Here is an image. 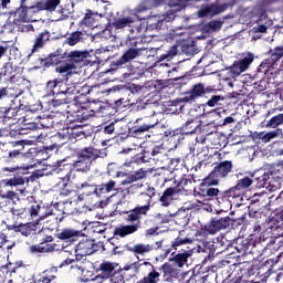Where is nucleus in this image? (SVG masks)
Instances as JSON below:
<instances>
[{
    "label": "nucleus",
    "instance_id": "25",
    "mask_svg": "<svg viewBox=\"0 0 283 283\" xmlns=\"http://www.w3.org/2000/svg\"><path fill=\"white\" fill-rule=\"evenodd\" d=\"M231 218L230 217H224V218H212L211 221L207 226H203L208 229L216 230V231H222L231 227Z\"/></svg>",
    "mask_w": 283,
    "mask_h": 283
},
{
    "label": "nucleus",
    "instance_id": "36",
    "mask_svg": "<svg viewBox=\"0 0 283 283\" xmlns=\"http://www.w3.org/2000/svg\"><path fill=\"white\" fill-rule=\"evenodd\" d=\"M283 57V46H276L273 52H271L270 59L262 61L261 67L266 65L268 69L275 65L277 61Z\"/></svg>",
    "mask_w": 283,
    "mask_h": 283
},
{
    "label": "nucleus",
    "instance_id": "39",
    "mask_svg": "<svg viewBox=\"0 0 283 283\" xmlns=\"http://www.w3.org/2000/svg\"><path fill=\"white\" fill-rule=\"evenodd\" d=\"M149 172L150 169L144 170V168H139L133 175L127 176L126 180L122 181V185H132L135 181L144 180Z\"/></svg>",
    "mask_w": 283,
    "mask_h": 283
},
{
    "label": "nucleus",
    "instance_id": "23",
    "mask_svg": "<svg viewBox=\"0 0 283 283\" xmlns=\"http://www.w3.org/2000/svg\"><path fill=\"white\" fill-rule=\"evenodd\" d=\"M193 241L188 237H177L171 241L170 247L163 249L165 252V256L172 253V251H181V249H185L188 244H191Z\"/></svg>",
    "mask_w": 283,
    "mask_h": 283
},
{
    "label": "nucleus",
    "instance_id": "4",
    "mask_svg": "<svg viewBox=\"0 0 283 283\" xmlns=\"http://www.w3.org/2000/svg\"><path fill=\"white\" fill-rule=\"evenodd\" d=\"M77 160L72 164V168L77 172H88L92 161L101 158V151L94 147H86L76 153Z\"/></svg>",
    "mask_w": 283,
    "mask_h": 283
},
{
    "label": "nucleus",
    "instance_id": "57",
    "mask_svg": "<svg viewBox=\"0 0 283 283\" xmlns=\"http://www.w3.org/2000/svg\"><path fill=\"white\" fill-rule=\"evenodd\" d=\"M218 231L212 230L207 227H201L200 229H197L195 232V238H208V235L217 234Z\"/></svg>",
    "mask_w": 283,
    "mask_h": 283
},
{
    "label": "nucleus",
    "instance_id": "41",
    "mask_svg": "<svg viewBox=\"0 0 283 283\" xmlns=\"http://www.w3.org/2000/svg\"><path fill=\"white\" fill-rule=\"evenodd\" d=\"M18 112L19 111L15 107H0V118L3 122H7L9 119L19 120Z\"/></svg>",
    "mask_w": 283,
    "mask_h": 283
},
{
    "label": "nucleus",
    "instance_id": "19",
    "mask_svg": "<svg viewBox=\"0 0 283 283\" xmlns=\"http://www.w3.org/2000/svg\"><path fill=\"white\" fill-rule=\"evenodd\" d=\"M95 105H97V108H92V105H91L88 106V108H81L77 112L69 113V115H71V117L74 118L72 119V122H77V123L87 122L95 114H99L101 108H103V105H101L99 103Z\"/></svg>",
    "mask_w": 283,
    "mask_h": 283
},
{
    "label": "nucleus",
    "instance_id": "16",
    "mask_svg": "<svg viewBox=\"0 0 283 283\" xmlns=\"http://www.w3.org/2000/svg\"><path fill=\"white\" fill-rule=\"evenodd\" d=\"M39 222H27V223H13L7 226L9 231L21 234L22 237L29 238L38 232Z\"/></svg>",
    "mask_w": 283,
    "mask_h": 283
},
{
    "label": "nucleus",
    "instance_id": "27",
    "mask_svg": "<svg viewBox=\"0 0 283 283\" xmlns=\"http://www.w3.org/2000/svg\"><path fill=\"white\" fill-rule=\"evenodd\" d=\"M21 3L22 6L10 15V19H13L15 25L30 21V18H28V7H23L25 0H21Z\"/></svg>",
    "mask_w": 283,
    "mask_h": 283
},
{
    "label": "nucleus",
    "instance_id": "20",
    "mask_svg": "<svg viewBox=\"0 0 283 283\" xmlns=\"http://www.w3.org/2000/svg\"><path fill=\"white\" fill-rule=\"evenodd\" d=\"M212 186L217 185H209L205 180L199 186V195L202 198H208V200H214L217 198L218 201L222 200V191H220L218 188H212Z\"/></svg>",
    "mask_w": 283,
    "mask_h": 283
},
{
    "label": "nucleus",
    "instance_id": "38",
    "mask_svg": "<svg viewBox=\"0 0 283 283\" xmlns=\"http://www.w3.org/2000/svg\"><path fill=\"white\" fill-rule=\"evenodd\" d=\"M253 184H255L256 189H268L272 191V179L270 175H262L260 177H253Z\"/></svg>",
    "mask_w": 283,
    "mask_h": 283
},
{
    "label": "nucleus",
    "instance_id": "11",
    "mask_svg": "<svg viewBox=\"0 0 283 283\" xmlns=\"http://www.w3.org/2000/svg\"><path fill=\"white\" fill-rule=\"evenodd\" d=\"M140 52H142V49H136V48L127 49L124 52V54H122L120 57H118V60L112 61V63H109V71L114 72V71L124 69V65L139 57Z\"/></svg>",
    "mask_w": 283,
    "mask_h": 283
},
{
    "label": "nucleus",
    "instance_id": "58",
    "mask_svg": "<svg viewBox=\"0 0 283 283\" xmlns=\"http://www.w3.org/2000/svg\"><path fill=\"white\" fill-rule=\"evenodd\" d=\"M82 109H88V107L77 105L76 103H69L67 106L63 107V114H74L75 112H80Z\"/></svg>",
    "mask_w": 283,
    "mask_h": 283
},
{
    "label": "nucleus",
    "instance_id": "56",
    "mask_svg": "<svg viewBox=\"0 0 283 283\" xmlns=\"http://www.w3.org/2000/svg\"><path fill=\"white\" fill-rule=\"evenodd\" d=\"M12 92H14V88H12V87H1L0 88V99L7 98V97L17 98L21 95V92H15V94H12Z\"/></svg>",
    "mask_w": 283,
    "mask_h": 283
},
{
    "label": "nucleus",
    "instance_id": "55",
    "mask_svg": "<svg viewBox=\"0 0 283 283\" xmlns=\"http://www.w3.org/2000/svg\"><path fill=\"white\" fill-rule=\"evenodd\" d=\"M281 125H283V114H279L271 117L270 120H268L264 126L270 128H276Z\"/></svg>",
    "mask_w": 283,
    "mask_h": 283
},
{
    "label": "nucleus",
    "instance_id": "32",
    "mask_svg": "<svg viewBox=\"0 0 283 283\" xmlns=\"http://www.w3.org/2000/svg\"><path fill=\"white\" fill-rule=\"evenodd\" d=\"M0 78L4 82H15V69L12 63L8 62L3 64L0 69Z\"/></svg>",
    "mask_w": 283,
    "mask_h": 283
},
{
    "label": "nucleus",
    "instance_id": "1",
    "mask_svg": "<svg viewBox=\"0 0 283 283\" xmlns=\"http://www.w3.org/2000/svg\"><path fill=\"white\" fill-rule=\"evenodd\" d=\"M87 52L72 51L67 53L62 49H56L48 57L39 59L38 61L40 62V66H44L45 69L53 66L54 72L67 77L73 76L74 71L77 69L76 65L83 63L87 59Z\"/></svg>",
    "mask_w": 283,
    "mask_h": 283
},
{
    "label": "nucleus",
    "instance_id": "26",
    "mask_svg": "<svg viewBox=\"0 0 283 283\" xmlns=\"http://www.w3.org/2000/svg\"><path fill=\"white\" fill-rule=\"evenodd\" d=\"M247 190L248 188H240V187L229 188L228 190L221 192V202L231 201L234 199H241L243 198L244 191Z\"/></svg>",
    "mask_w": 283,
    "mask_h": 283
},
{
    "label": "nucleus",
    "instance_id": "46",
    "mask_svg": "<svg viewBox=\"0 0 283 283\" xmlns=\"http://www.w3.org/2000/svg\"><path fill=\"white\" fill-rule=\"evenodd\" d=\"M54 244H45L44 247L41 245H30L28 248V252L30 254H39V253H53Z\"/></svg>",
    "mask_w": 283,
    "mask_h": 283
},
{
    "label": "nucleus",
    "instance_id": "50",
    "mask_svg": "<svg viewBox=\"0 0 283 283\" xmlns=\"http://www.w3.org/2000/svg\"><path fill=\"white\" fill-rule=\"evenodd\" d=\"M159 271L163 273V277H165L166 282H170L172 280V274L176 272V270L172 268L170 263H163L161 266H159Z\"/></svg>",
    "mask_w": 283,
    "mask_h": 283
},
{
    "label": "nucleus",
    "instance_id": "6",
    "mask_svg": "<svg viewBox=\"0 0 283 283\" xmlns=\"http://www.w3.org/2000/svg\"><path fill=\"white\" fill-rule=\"evenodd\" d=\"M96 17H98V13L88 10L73 36H96V32H94L98 28Z\"/></svg>",
    "mask_w": 283,
    "mask_h": 283
},
{
    "label": "nucleus",
    "instance_id": "51",
    "mask_svg": "<svg viewBox=\"0 0 283 283\" xmlns=\"http://www.w3.org/2000/svg\"><path fill=\"white\" fill-rule=\"evenodd\" d=\"M44 211V207H41L40 205L35 203L28 209V213H30L31 218H39V221L44 220V214L42 212Z\"/></svg>",
    "mask_w": 283,
    "mask_h": 283
},
{
    "label": "nucleus",
    "instance_id": "18",
    "mask_svg": "<svg viewBox=\"0 0 283 283\" xmlns=\"http://www.w3.org/2000/svg\"><path fill=\"white\" fill-rule=\"evenodd\" d=\"M156 125H157V123L151 122L150 117L138 118V119H136L133 127H130V134H133V137L137 138L142 134L149 132Z\"/></svg>",
    "mask_w": 283,
    "mask_h": 283
},
{
    "label": "nucleus",
    "instance_id": "34",
    "mask_svg": "<svg viewBox=\"0 0 283 283\" xmlns=\"http://www.w3.org/2000/svg\"><path fill=\"white\" fill-rule=\"evenodd\" d=\"M59 3H61V0H48L45 3L38 2L35 6L29 8V12H40V10L53 12V10H56Z\"/></svg>",
    "mask_w": 283,
    "mask_h": 283
},
{
    "label": "nucleus",
    "instance_id": "63",
    "mask_svg": "<svg viewBox=\"0 0 283 283\" xmlns=\"http://www.w3.org/2000/svg\"><path fill=\"white\" fill-rule=\"evenodd\" d=\"M189 221L188 214L185 210L179 211L176 213V223H179V226H187Z\"/></svg>",
    "mask_w": 283,
    "mask_h": 283
},
{
    "label": "nucleus",
    "instance_id": "45",
    "mask_svg": "<svg viewBox=\"0 0 283 283\" xmlns=\"http://www.w3.org/2000/svg\"><path fill=\"white\" fill-rule=\"evenodd\" d=\"M263 249L261 248V244H248L244 248L245 254H251L253 256V260H260L261 256H263V253H261Z\"/></svg>",
    "mask_w": 283,
    "mask_h": 283
},
{
    "label": "nucleus",
    "instance_id": "5",
    "mask_svg": "<svg viewBox=\"0 0 283 283\" xmlns=\"http://www.w3.org/2000/svg\"><path fill=\"white\" fill-rule=\"evenodd\" d=\"M60 75H62V77L49 80L48 83H45L44 91L46 96H56V97L60 95L71 96L80 93V91H77L76 86L74 85L69 86L67 88H65V91H61L60 87L64 82L69 81V77H71V75H67V76H65L64 74H60Z\"/></svg>",
    "mask_w": 283,
    "mask_h": 283
},
{
    "label": "nucleus",
    "instance_id": "35",
    "mask_svg": "<svg viewBox=\"0 0 283 283\" xmlns=\"http://www.w3.org/2000/svg\"><path fill=\"white\" fill-rule=\"evenodd\" d=\"M235 38H224L221 40H218L217 38H212L210 41H208V44L206 45V49L212 50L217 48V50H223L227 46L232 44V41H234Z\"/></svg>",
    "mask_w": 283,
    "mask_h": 283
},
{
    "label": "nucleus",
    "instance_id": "3",
    "mask_svg": "<svg viewBox=\"0 0 283 283\" xmlns=\"http://www.w3.org/2000/svg\"><path fill=\"white\" fill-rule=\"evenodd\" d=\"M30 167H21L20 165H9L0 170V188L23 186L27 180H35L33 176L23 177L28 174Z\"/></svg>",
    "mask_w": 283,
    "mask_h": 283
},
{
    "label": "nucleus",
    "instance_id": "49",
    "mask_svg": "<svg viewBox=\"0 0 283 283\" xmlns=\"http://www.w3.org/2000/svg\"><path fill=\"white\" fill-rule=\"evenodd\" d=\"M129 251L138 255H145L147 253H150V251H153V245L138 243L133 245V248H130Z\"/></svg>",
    "mask_w": 283,
    "mask_h": 283
},
{
    "label": "nucleus",
    "instance_id": "61",
    "mask_svg": "<svg viewBox=\"0 0 283 283\" xmlns=\"http://www.w3.org/2000/svg\"><path fill=\"white\" fill-rule=\"evenodd\" d=\"M209 101L206 102L205 106L208 107H217L218 105H220V102H223V97L222 95H208Z\"/></svg>",
    "mask_w": 283,
    "mask_h": 283
},
{
    "label": "nucleus",
    "instance_id": "30",
    "mask_svg": "<svg viewBox=\"0 0 283 283\" xmlns=\"http://www.w3.org/2000/svg\"><path fill=\"white\" fill-rule=\"evenodd\" d=\"M238 181L235 182L234 188L249 189L253 185V174L250 172H239L235 175Z\"/></svg>",
    "mask_w": 283,
    "mask_h": 283
},
{
    "label": "nucleus",
    "instance_id": "17",
    "mask_svg": "<svg viewBox=\"0 0 283 283\" xmlns=\"http://www.w3.org/2000/svg\"><path fill=\"white\" fill-rule=\"evenodd\" d=\"M193 255V248L191 247H185L184 249H180L179 251L171 252V259L170 262L174 263L179 269H182L188 263V259H190Z\"/></svg>",
    "mask_w": 283,
    "mask_h": 283
},
{
    "label": "nucleus",
    "instance_id": "62",
    "mask_svg": "<svg viewBox=\"0 0 283 283\" xmlns=\"http://www.w3.org/2000/svg\"><path fill=\"white\" fill-rule=\"evenodd\" d=\"M249 281L244 280L242 276H238L237 272H232L227 276L223 283H248Z\"/></svg>",
    "mask_w": 283,
    "mask_h": 283
},
{
    "label": "nucleus",
    "instance_id": "21",
    "mask_svg": "<svg viewBox=\"0 0 283 283\" xmlns=\"http://www.w3.org/2000/svg\"><path fill=\"white\" fill-rule=\"evenodd\" d=\"M176 19V13L172 10H168L166 14H154L147 17V23L151 25V28H163V23H169V21H174Z\"/></svg>",
    "mask_w": 283,
    "mask_h": 283
},
{
    "label": "nucleus",
    "instance_id": "53",
    "mask_svg": "<svg viewBox=\"0 0 283 283\" xmlns=\"http://www.w3.org/2000/svg\"><path fill=\"white\" fill-rule=\"evenodd\" d=\"M30 115H32V109L27 111V114L24 115V119L22 120L25 129L29 130H35L36 128H39V124L36 123V120H30Z\"/></svg>",
    "mask_w": 283,
    "mask_h": 283
},
{
    "label": "nucleus",
    "instance_id": "12",
    "mask_svg": "<svg viewBox=\"0 0 283 283\" xmlns=\"http://www.w3.org/2000/svg\"><path fill=\"white\" fill-rule=\"evenodd\" d=\"M252 62L253 54L248 53L243 59L235 60L234 63L226 69V71L229 72L231 77H238L243 74V72L249 70V66L252 64Z\"/></svg>",
    "mask_w": 283,
    "mask_h": 283
},
{
    "label": "nucleus",
    "instance_id": "64",
    "mask_svg": "<svg viewBox=\"0 0 283 283\" xmlns=\"http://www.w3.org/2000/svg\"><path fill=\"white\" fill-rule=\"evenodd\" d=\"M132 106V102H129V99L127 98H118L117 101H115V109L117 111H123L126 107Z\"/></svg>",
    "mask_w": 283,
    "mask_h": 283
},
{
    "label": "nucleus",
    "instance_id": "8",
    "mask_svg": "<svg viewBox=\"0 0 283 283\" xmlns=\"http://www.w3.org/2000/svg\"><path fill=\"white\" fill-rule=\"evenodd\" d=\"M97 277H101L103 280H108L109 283H123L124 276L120 272L115 271L114 263L109 261H103V263L99 264V268H97Z\"/></svg>",
    "mask_w": 283,
    "mask_h": 283
},
{
    "label": "nucleus",
    "instance_id": "44",
    "mask_svg": "<svg viewBox=\"0 0 283 283\" xmlns=\"http://www.w3.org/2000/svg\"><path fill=\"white\" fill-rule=\"evenodd\" d=\"M24 154L21 150L13 149L9 151V156L4 157V164L12 166L19 165L18 163L23 159Z\"/></svg>",
    "mask_w": 283,
    "mask_h": 283
},
{
    "label": "nucleus",
    "instance_id": "42",
    "mask_svg": "<svg viewBox=\"0 0 283 283\" xmlns=\"http://www.w3.org/2000/svg\"><path fill=\"white\" fill-rule=\"evenodd\" d=\"M177 192L172 187H169L163 191V196L159 198V202H161V207H170L174 200V195Z\"/></svg>",
    "mask_w": 283,
    "mask_h": 283
},
{
    "label": "nucleus",
    "instance_id": "10",
    "mask_svg": "<svg viewBox=\"0 0 283 283\" xmlns=\"http://www.w3.org/2000/svg\"><path fill=\"white\" fill-rule=\"evenodd\" d=\"M232 171V161L226 160L217 165L214 169L209 172L208 177L203 179L208 185H218L217 178H226Z\"/></svg>",
    "mask_w": 283,
    "mask_h": 283
},
{
    "label": "nucleus",
    "instance_id": "47",
    "mask_svg": "<svg viewBox=\"0 0 283 283\" xmlns=\"http://www.w3.org/2000/svg\"><path fill=\"white\" fill-rule=\"evenodd\" d=\"M91 264V261L87 260V256L83 258V260L74 262L71 264L72 271H77V274H83L87 271V265Z\"/></svg>",
    "mask_w": 283,
    "mask_h": 283
},
{
    "label": "nucleus",
    "instance_id": "13",
    "mask_svg": "<svg viewBox=\"0 0 283 283\" xmlns=\"http://www.w3.org/2000/svg\"><path fill=\"white\" fill-rule=\"evenodd\" d=\"M63 219V217L60 219L54 217L53 223H51V226L42 228L38 230V232L31 234L33 235V240H35L39 245H44L45 243L53 242V237L50 235V231L56 229V227H59V222H62Z\"/></svg>",
    "mask_w": 283,
    "mask_h": 283
},
{
    "label": "nucleus",
    "instance_id": "48",
    "mask_svg": "<svg viewBox=\"0 0 283 283\" xmlns=\"http://www.w3.org/2000/svg\"><path fill=\"white\" fill-rule=\"evenodd\" d=\"M146 276L142 277V280L136 281V283H159V272L156 270L147 271Z\"/></svg>",
    "mask_w": 283,
    "mask_h": 283
},
{
    "label": "nucleus",
    "instance_id": "40",
    "mask_svg": "<svg viewBox=\"0 0 283 283\" xmlns=\"http://www.w3.org/2000/svg\"><path fill=\"white\" fill-rule=\"evenodd\" d=\"M180 51L185 53L186 55L192 56L197 53V44L196 41L191 38H188V40H185L180 43Z\"/></svg>",
    "mask_w": 283,
    "mask_h": 283
},
{
    "label": "nucleus",
    "instance_id": "22",
    "mask_svg": "<svg viewBox=\"0 0 283 283\" xmlns=\"http://www.w3.org/2000/svg\"><path fill=\"white\" fill-rule=\"evenodd\" d=\"M35 283H60L59 268L53 266L40 272Z\"/></svg>",
    "mask_w": 283,
    "mask_h": 283
},
{
    "label": "nucleus",
    "instance_id": "15",
    "mask_svg": "<svg viewBox=\"0 0 283 283\" xmlns=\"http://www.w3.org/2000/svg\"><path fill=\"white\" fill-rule=\"evenodd\" d=\"M99 251V244L96 243L94 239H83L81 240L74 250V253L78 256H91L92 254Z\"/></svg>",
    "mask_w": 283,
    "mask_h": 283
},
{
    "label": "nucleus",
    "instance_id": "2",
    "mask_svg": "<svg viewBox=\"0 0 283 283\" xmlns=\"http://www.w3.org/2000/svg\"><path fill=\"white\" fill-rule=\"evenodd\" d=\"M150 210V203L145 206H136L135 208L124 212L122 219L126 226L115 227L113 235L118 238H126L127 235L135 234L142 229V221Z\"/></svg>",
    "mask_w": 283,
    "mask_h": 283
},
{
    "label": "nucleus",
    "instance_id": "29",
    "mask_svg": "<svg viewBox=\"0 0 283 283\" xmlns=\"http://www.w3.org/2000/svg\"><path fill=\"white\" fill-rule=\"evenodd\" d=\"M117 48L118 45L113 44V45L106 46V49H99L95 51V59L97 60V63L102 64L113 60L115 55H112L109 51L111 49L116 50Z\"/></svg>",
    "mask_w": 283,
    "mask_h": 283
},
{
    "label": "nucleus",
    "instance_id": "52",
    "mask_svg": "<svg viewBox=\"0 0 283 283\" xmlns=\"http://www.w3.org/2000/svg\"><path fill=\"white\" fill-rule=\"evenodd\" d=\"M177 44L171 45L166 54H161L158 56V63H161L164 61H172V59L177 56Z\"/></svg>",
    "mask_w": 283,
    "mask_h": 283
},
{
    "label": "nucleus",
    "instance_id": "37",
    "mask_svg": "<svg viewBox=\"0 0 283 283\" xmlns=\"http://www.w3.org/2000/svg\"><path fill=\"white\" fill-rule=\"evenodd\" d=\"M180 132L186 135L200 134V122L197 119H190L180 126Z\"/></svg>",
    "mask_w": 283,
    "mask_h": 283
},
{
    "label": "nucleus",
    "instance_id": "43",
    "mask_svg": "<svg viewBox=\"0 0 283 283\" xmlns=\"http://www.w3.org/2000/svg\"><path fill=\"white\" fill-rule=\"evenodd\" d=\"M130 269H133L135 274L140 273V270H144V272H151L156 270L154 269L153 263H150L149 261H144V262L136 261L135 263L130 264Z\"/></svg>",
    "mask_w": 283,
    "mask_h": 283
},
{
    "label": "nucleus",
    "instance_id": "14",
    "mask_svg": "<svg viewBox=\"0 0 283 283\" xmlns=\"http://www.w3.org/2000/svg\"><path fill=\"white\" fill-rule=\"evenodd\" d=\"M70 138H71V134H69V133L54 134V136L51 137V145H49L48 147H44V150L39 151V154H42V155L45 154V156L42 157V160L50 158V156H48L50 154V151L53 149L62 148L65 144H67Z\"/></svg>",
    "mask_w": 283,
    "mask_h": 283
},
{
    "label": "nucleus",
    "instance_id": "59",
    "mask_svg": "<svg viewBox=\"0 0 283 283\" xmlns=\"http://www.w3.org/2000/svg\"><path fill=\"white\" fill-rule=\"evenodd\" d=\"M220 28H222V22L219 20H214L208 23L206 27H203V32H208V33L218 32Z\"/></svg>",
    "mask_w": 283,
    "mask_h": 283
},
{
    "label": "nucleus",
    "instance_id": "7",
    "mask_svg": "<svg viewBox=\"0 0 283 283\" xmlns=\"http://www.w3.org/2000/svg\"><path fill=\"white\" fill-rule=\"evenodd\" d=\"M214 90L206 87L203 83H197L191 85L190 91L185 93V96L179 99L180 103H196L197 99L208 98L210 94H212Z\"/></svg>",
    "mask_w": 283,
    "mask_h": 283
},
{
    "label": "nucleus",
    "instance_id": "9",
    "mask_svg": "<svg viewBox=\"0 0 283 283\" xmlns=\"http://www.w3.org/2000/svg\"><path fill=\"white\" fill-rule=\"evenodd\" d=\"M147 154H150V156L155 158L157 156L164 155V148L156 146L150 151L144 150V153L136 154L135 156L127 159L126 163H124L122 166L126 168H135V166L147 164L150 159L148 158Z\"/></svg>",
    "mask_w": 283,
    "mask_h": 283
},
{
    "label": "nucleus",
    "instance_id": "24",
    "mask_svg": "<svg viewBox=\"0 0 283 283\" xmlns=\"http://www.w3.org/2000/svg\"><path fill=\"white\" fill-rule=\"evenodd\" d=\"M227 10V4L212 3L205 6L198 11V17H216V14H222Z\"/></svg>",
    "mask_w": 283,
    "mask_h": 283
},
{
    "label": "nucleus",
    "instance_id": "33",
    "mask_svg": "<svg viewBox=\"0 0 283 283\" xmlns=\"http://www.w3.org/2000/svg\"><path fill=\"white\" fill-rule=\"evenodd\" d=\"M116 182L114 180H109L106 184L95 185L93 195L97 196L98 198H103L105 195L111 193L115 190Z\"/></svg>",
    "mask_w": 283,
    "mask_h": 283
},
{
    "label": "nucleus",
    "instance_id": "31",
    "mask_svg": "<svg viewBox=\"0 0 283 283\" xmlns=\"http://www.w3.org/2000/svg\"><path fill=\"white\" fill-rule=\"evenodd\" d=\"M196 184V176L184 175L179 181L176 184L175 191H189L191 186Z\"/></svg>",
    "mask_w": 283,
    "mask_h": 283
},
{
    "label": "nucleus",
    "instance_id": "28",
    "mask_svg": "<svg viewBox=\"0 0 283 283\" xmlns=\"http://www.w3.org/2000/svg\"><path fill=\"white\" fill-rule=\"evenodd\" d=\"M67 104V95H63V98L49 101V109L51 113L64 114V108L69 106Z\"/></svg>",
    "mask_w": 283,
    "mask_h": 283
},
{
    "label": "nucleus",
    "instance_id": "60",
    "mask_svg": "<svg viewBox=\"0 0 283 283\" xmlns=\"http://www.w3.org/2000/svg\"><path fill=\"white\" fill-rule=\"evenodd\" d=\"M145 75L144 69L136 67V69H130L129 74H127V77H129L130 81L133 80H140Z\"/></svg>",
    "mask_w": 283,
    "mask_h": 283
},
{
    "label": "nucleus",
    "instance_id": "54",
    "mask_svg": "<svg viewBox=\"0 0 283 283\" xmlns=\"http://www.w3.org/2000/svg\"><path fill=\"white\" fill-rule=\"evenodd\" d=\"M77 234H80V232H77L76 230H71V229H63L62 232H60L59 234H56V237L60 240H71L77 237Z\"/></svg>",
    "mask_w": 283,
    "mask_h": 283
}]
</instances>
